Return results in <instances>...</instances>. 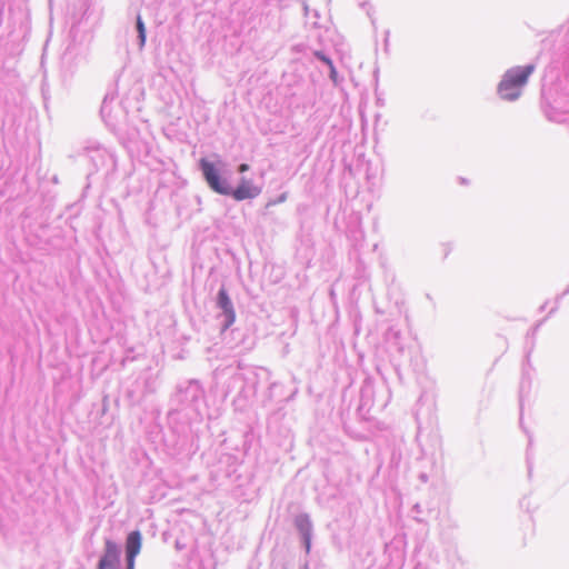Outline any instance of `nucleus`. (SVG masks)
Listing matches in <instances>:
<instances>
[{"mask_svg":"<svg viewBox=\"0 0 569 569\" xmlns=\"http://www.w3.org/2000/svg\"><path fill=\"white\" fill-rule=\"evenodd\" d=\"M206 408V391L200 380L186 379L176 385L169 398L167 420L171 433L177 437V453L194 452L198 449L196 442L199 439Z\"/></svg>","mask_w":569,"mask_h":569,"instance_id":"obj_1","label":"nucleus"},{"mask_svg":"<svg viewBox=\"0 0 569 569\" xmlns=\"http://www.w3.org/2000/svg\"><path fill=\"white\" fill-rule=\"evenodd\" d=\"M536 68V63L530 62L506 70L497 86L498 96L505 101L512 102L518 100Z\"/></svg>","mask_w":569,"mask_h":569,"instance_id":"obj_2","label":"nucleus"},{"mask_svg":"<svg viewBox=\"0 0 569 569\" xmlns=\"http://www.w3.org/2000/svg\"><path fill=\"white\" fill-rule=\"evenodd\" d=\"M257 386L258 373L254 369L238 371L229 378L224 396L227 397L229 393L237 390V396L233 398L232 402L234 410L242 412L248 408L249 401L254 398Z\"/></svg>","mask_w":569,"mask_h":569,"instance_id":"obj_3","label":"nucleus"},{"mask_svg":"<svg viewBox=\"0 0 569 569\" xmlns=\"http://www.w3.org/2000/svg\"><path fill=\"white\" fill-rule=\"evenodd\" d=\"M198 169L212 192L227 197L231 184V171L227 168L226 162L221 159L213 161L202 157L198 161Z\"/></svg>","mask_w":569,"mask_h":569,"instance_id":"obj_4","label":"nucleus"},{"mask_svg":"<svg viewBox=\"0 0 569 569\" xmlns=\"http://www.w3.org/2000/svg\"><path fill=\"white\" fill-rule=\"evenodd\" d=\"M89 161L96 171L104 170L106 173L112 172L117 168L114 153L98 142H92L86 147Z\"/></svg>","mask_w":569,"mask_h":569,"instance_id":"obj_5","label":"nucleus"},{"mask_svg":"<svg viewBox=\"0 0 569 569\" xmlns=\"http://www.w3.org/2000/svg\"><path fill=\"white\" fill-rule=\"evenodd\" d=\"M216 308L219 310L218 320L220 321L221 333L227 331L236 321V310L233 302L224 284L219 288L214 298Z\"/></svg>","mask_w":569,"mask_h":569,"instance_id":"obj_6","label":"nucleus"},{"mask_svg":"<svg viewBox=\"0 0 569 569\" xmlns=\"http://www.w3.org/2000/svg\"><path fill=\"white\" fill-rule=\"evenodd\" d=\"M533 351V342L526 348L525 358L521 365V378L519 383V406H520V422L522 421V409L526 398L529 397L532 379L536 372L535 367L531 363V353Z\"/></svg>","mask_w":569,"mask_h":569,"instance_id":"obj_7","label":"nucleus"},{"mask_svg":"<svg viewBox=\"0 0 569 569\" xmlns=\"http://www.w3.org/2000/svg\"><path fill=\"white\" fill-rule=\"evenodd\" d=\"M262 191L260 186L253 183L251 179L246 177H241L236 187L230 184L227 197L232 198L233 200L241 202L244 200H252L257 198Z\"/></svg>","mask_w":569,"mask_h":569,"instance_id":"obj_8","label":"nucleus"},{"mask_svg":"<svg viewBox=\"0 0 569 569\" xmlns=\"http://www.w3.org/2000/svg\"><path fill=\"white\" fill-rule=\"evenodd\" d=\"M121 548L112 539L104 540V549L97 563V569H118L120 566Z\"/></svg>","mask_w":569,"mask_h":569,"instance_id":"obj_9","label":"nucleus"},{"mask_svg":"<svg viewBox=\"0 0 569 569\" xmlns=\"http://www.w3.org/2000/svg\"><path fill=\"white\" fill-rule=\"evenodd\" d=\"M293 526L300 536L305 551L309 553L313 536V525L310 516L307 512L298 513L293 519Z\"/></svg>","mask_w":569,"mask_h":569,"instance_id":"obj_10","label":"nucleus"},{"mask_svg":"<svg viewBox=\"0 0 569 569\" xmlns=\"http://www.w3.org/2000/svg\"><path fill=\"white\" fill-rule=\"evenodd\" d=\"M142 545V535L140 530L130 531L124 542L126 569H134L136 557L140 553Z\"/></svg>","mask_w":569,"mask_h":569,"instance_id":"obj_11","label":"nucleus"},{"mask_svg":"<svg viewBox=\"0 0 569 569\" xmlns=\"http://www.w3.org/2000/svg\"><path fill=\"white\" fill-rule=\"evenodd\" d=\"M346 234L356 250L359 247H362L365 241V231L361 226L360 217H353L349 220L346 229Z\"/></svg>","mask_w":569,"mask_h":569,"instance_id":"obj_12","label":"nucleus"},{"mask_svg":"<svg viewBox=\"0 0 569 569\" xmlns=\"http://www.w3.org/2000/svg\"><path fill=\"white\" fill-rule=\"evenodd\" d=\"M114 99H116L114 93H110V92L106 93L102 104H101V108H100V116H101L103 122L106 123V126L108 128H110V130L112 132L118 131V122H117L116 118L112 116V107H111V103L114 101Z\"/></svg>","mask_w":569,"mask_h":569,"instance_id":"obj_13","label":"nucleus"},{"mask_svg":"<svg viewBox=\"0 0 569 569\" xmlns=\"http://www.w3.org/2000/svg\"><path fill=\"white\" fill-rule=\"evenodd\" d=\"M231 333L234 338H240V342L236 345L237 348H240V352L249 351L253 348L254 340L251 335H247L240 329H232Z\"/></svg>","mask_w":569,"mask_h":569,"instance_id":"obj_14","label":"nucleus"},{"mask_svg":"<svg viewBox=\"0 0 569 569\" xmlns=\"http://www.w3.org/2000/svg\"><path fill=\"white\" fill-rule=\"evenodd\" d=\"M134 29L137 32L138 49L141 51L146 46L147 30L142 17L139 13L136 17Z\"/></svg>","mask_w":569,"mask_h":569,"instance_id":"obj_15","label":"nucleus"},{"mask_svg":"<svg viewBox=\"0 0 569 569\" xmlns=\"http://www.w3.org/2000/svg\"><path fill=\"white\" fill-rule=\"evenodd\" d=\"M372 393L373 385L370 379H366L360 389V397L363 406H368L371 402Z\"/></svg>","mask_w":569,"mask_h":569,"instance_id":"obj_16","label":"nucleus"},{"mask_svg":"<svg viewBox=\"0 0 569 569\" xmlns=\"http://www.w3.org/2000/svg\"><path fill=\"white\" fill-rule=\"evenodd\" d=\"M76 58H77L76 52H72V51L63 52V54L61 57V67L64 72H67L69 74L73 73L72 62H73V60H76Z\"/></svg>","mask_w":569,"mask_h":569,"instance_id":"obj_17","label":"nucleus"},{"mask_svg":"<svg viewBox=\"0 0 569 569\" xmlns=\"http://www.w3.org/2000/svg\"><path fill=\"white\" fill-rule=\"evenodd\" d=\"M385 340L388 346L398 340H403L401 330L395 326H390L385 332Z\"/></svg>","mask_w":569,"mask_h":569,"instance_id":"obj_18","label":"nucleus"},{"mask_svg":"<svg viewBox=\"0 0 569 569\" xmlns=\"http://www.w3.org/2000/svg\"><path fill=\"white\" fill-rule=\"evenodd\" d=\"M545 319L538 321L528 332H527V343H526V347H529L532 342L533 345L536 343L535 342V338H536V335L540 328V326L543 323Z\"/></svg>","mask_w":569,"mask_h":569,"instance_id":"obj_19","label":"nucleus"},{"mask_svg":"<svg viewBox=\"0 0 569 569\" xmlns=\"http://www.w3.org/2000/svg\"><path fill=\"white\" fill-rule=\"evenodd\" d=\"M329 69V79L332 81L335 86H339L342 82V78L339 77V73L337 71V68L335 63L328 67Z\"/></svg>","mask_w":569,"mask_h":569,"instance_id":"obj_20","label":"nucleus"},{"mask_svg":"<svg viewBox=\"0 0 569 569\" xmlns=\"http://www.w3.org/2000/svg\"><path fill=\"white\" fill-rule=\"evenodd\" d=\"M313 57L318 61H320L323 64H326L327 67H329V66H331L333 63L332 59L328 54H326L323 51H321V50H316L313 52Z\"/></svg>","mask_w":569,"mask_h":569,"instance_id":"obj_21","label":"nucleus"},{"mask_svg":"<svg viewBox=\"0 0 569 569\" xmlns=\"http://www.w3.org/2000/svg\"><path fill=\"white\" fill-rule=\"evenodd\" d=\"M390 350L396 351L399 355H403L406 347L403 340H398L397 342H392L388 346Z\"/></svg>","mask_w":569,"mask_h":569,"instance_id":"obj_22","label":"nucleus"},{"mask_svg":"<svg viewBox=\"0 0 569 569\" xmlns=\"http://www.w3.org/2000/svg\"><path fill=\"white\" fill-rule=\"evenodd\" d=\"M568 293H569V284H568V288H567L562 293H560V295H558V296L556 297L555 307H553V308H551V310L549 311V315H552V313H555V312L558 310V308H559V303H560L561 299H562L565 296H567Z\"/></svg>","mask_w":569,"mask_h":569,"instance_id":"obj_23","label":"nucleus"},{"mask_svg":"<svg viewBox=\"0 0 569 569\" xmlns=\"http://www.w3.org/2000/svg\"><path fill=\"white\" fill-rule=\"evenodd\" d=\"M286 199H287V193H281L278 196V198L274 201L269 202L268 206L284 202Z\"/></svg>","mask_w":569,"mask_h":569,"instance_id":"obj_24","label":"nucleus"},{"mask_svg":"<svg viewBox=\"0 0 569 569\" xmlns=\"http://www.w3.org/2000/svg\"><path fill=\"white\" fill-rule=\"evenodd\" d=\"M250 169L248 163H240L237 168L238 173H244Z\"/></svg>","mask_w":569,"mask_h":569,"instance_id":"obj_25","label":"nucleus"},{"mask_svg":"<svg viewBox=\"0 0 569 569\" xmlns=\"http://www.w3.org/2000/svg\"><path fill=\"white\" fill-rule=\"evenodd\" d=\"M412 511L416 512V513H420L421 512V506L419 503H416L412 507Z\"/></svg>","mask_w":569,"mask_h":569,"instance_id":"obj_26","label":"nucleus"},{"mask_svg":"<svg viewBox=\"0 0 569 569\" xmlns=\"http://www.w3.org/2000/svg\"><path fill=\"white\" fill-rule=\"evenodd\" d=\"M9 1L10 0H0V11L4 10L6 3L9 2Z\"/></svg>","mask_w":569,"mask_h":569,"instance_id":"obj_27","label":"nucleus"},{"mask_svg":"<svg viewBox=\"0 0 569 569\" xmlns=\"http://www.w3.org/2000/svg\"><path fill=\"white\" fill-rule=\"evenodd\" d=\"M389 33H390V32L387 30V31H386V38H385V47H386V48H387V47H388V44H389Z\"/></svg>","mask_w":569,"mask_h":569,"instance_id":"obj_28","label":"nucleus"},{"mask_svg":"<svg viewBox=\"0 0 569 569\" xmlns=\"http://www.w3.org/2000/svg\"><path fill=\"white\" fill-rule=\"evenodd\" d=\"M121 107H122V109H123L126 112H128V106H127V101H126V100H122V101H121Z\"/></svg>","mask_w":569,"mask_h":569,"instance_id":"obj_29","label":"nucleus"},{"mask_svg":"<svg viewBox=\"0 0 569 569\" xmlns=\"http://www.w3.org/2000/svg\"><path fill=\"white\" fill-rule=\"evenodd\" d=\"M132 92H133L134 94H137V96H138V94H142V91L140 90V88H136V89H133V90H132Z\"/></svg>","mask_w":569,"mask_h":569,"instance_id":"obj_30","label":"nucleus"},{"mask_svg":"<svg viewBox=\"0 0 569 569\" xmlns=\"http://www.w3.org/2000/svg\"><path fill=\"white\" fill-rule=\"evenodd\" d=\"M527 462H528V473H529V476H530V475H531V469H532V468H531V463H530L529 459L527 460Z\"/></svg>","mask_w":569,"mask_h":569,"instance_id":"obj_31","label":"nucleus"},{"mask_svg":"<svg viewBox=\"0 0 569 569\" xmlns=\"http://www.w3.org/2000/svg\"><path fill=\"white\" fill-rule=\"evenodd\" d=\"M547 305H548V301H546V302L540 307V309H539V310H540V311L546 310Z\"/></svg>","mask_w":569,"mask_h":569,"instance_id":"obj_32","label":"nucleus"},{"mask_svg":"<svg viewBox=\"0 0 569 569\" xmlns=\"http://www.w3.org/2000/svg\"><path fill=\"white\" fill-rule=\"evenodd\" d=\"M357 272L360 273L362 272V269H360V267H357ZM359 277H362L361 274H359Z\"/></svg>","mask_w":569,"mask_h":569,"instance_id":"obj_33","label":"nucleus"},{"mask_svg":"<svg viewBox=\"0 0 569 569\" xmlns=\"http://www.w3.org/2000/svg\"><path fill=\"white\" fill-rule=\"evenodd\" d=\"M415 519H416V521H418V522H423V520H422V519H420V518H415Z\"/></svg>","mask_w":569,"mask_h":569,"instance_id":"obj_34","label":"nucleus"},{"mask_svg":"<svg viewBox=\"0 0 569 569\" xmlns=\"http://www.w3.org/2000/svg\"><path fill=\"white\" fill-rule=\"evenodd\" d=\"M415 569H419L418 567H416Z\"/></svg>","mask_w":569,"mask_h":569,"instance_id":"obj_35","label":"nucleus"}]
</instances>
